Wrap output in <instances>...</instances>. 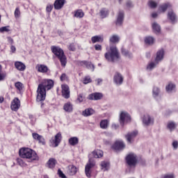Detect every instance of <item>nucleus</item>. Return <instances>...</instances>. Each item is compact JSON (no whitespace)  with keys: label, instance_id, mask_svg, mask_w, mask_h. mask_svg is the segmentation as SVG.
<instances>
[{"label":"nucleus","instance_id":"1","mask_svg":"<svg viewBox=\"0 0 178 178\" xmlns=\"http://www.w3.org/2000/svg\"><path fill=\"white\" fill-rule=\"evenodd\" d=\"M54 87V81L51 79H44L38 86L36 101L41 102L45 101L47 91H49Z\"/></svg>","mask_w":178,"mask_h":178},{"label":"nucleus","instance_id":"2","mask_svg":"<svg viewBox=\"0 0 178 178\" xmlns=\"http://www.w3.org/2000/svg\"><path fill=\"white\" fill-rule=\"evenodd\" d=\"M19 155L20 158L23 159H30L31 161H38V155L35 151L29 148V147H22L19 150Z\"/></svg>","mask_w":178,"mask_h":178},{"label":"nucleus","instance_id":"3","mask_svg":"<svg viewBox=\"0 0 178 178\" xmlns=\"http://www.w3.org/2000/svg\"><path fill=\"white\" fill-rule=\"evenodd\" d=\"M51 51L55 55L56 58L60 60L61 66L65 67L66 64L67 63V58H66V55H65V51L60 47L58 46H51Z\"/></svg>","mask_w":178,"mask_h":178},{"label":"nucleus","instance_id":"4","mask_svg":"<svg viewBox=\"0 0 178 178\" xmlns=\"http://www.w3.org/2000/svg\"><path fill=\"white\" fill-rule=\"evenodd\" d=\"M119 122L120 125L123 127V126L131 122V117H130V115L127 112L122 111L120 115Z\"/></svg>","mask_w":178,"mask_h":178},{"label":"nucleus","instance_id":"5","mask_svg":"<svg viewBox=\"0 0 178 178\" xmlns=\"http://www.w3.org/2000/svg\"><path fill=\"white\" fill-rule=\"evenodd\" d=\"M126 162L130 168L137 165V155L134 153H130L126 156Z\"/></svg>","mask_w":178,"mask_h":178},{"label":"nucleus","instance_id":"6","mask_svg":"<svg viewBox=\"0 0 178 178\" xmlns=\"http://www.w3.org/2000/svg\"><path fill=\"white\" fill-rule=\"evenodd\" d=\"M122 56H120V52L116 46H113L112 47V62L113 63H118L120 62Z\"/></svg>","mask_w":178,"mask_h":178},{"label":"nucleus","instance_id":"7","mask_svg":"<svg viewBox=\"0 0 178 178\" xmlns=\"http://www.w3.org/2000/svg\"><path fill=\"white\" fill-rule=\"evenodd\" d=\"M62 140V134L60 133H58L54 138H51L49 140L50 147L53 148H56L60 144V141Z\"/></svg>","mask_w":178,"mask_h":178},{"label":"nucleus","instance_id":"8","mask_svg":"<svg viewBox=\"0 0 178 178\" xmlns=\"http://www.w3.org/2000/svg\"><path fill=\"white\" fill-rule=\"evenodd\" d=\"M95 166V162L89 159L88 163L85 166L86 176L88 178L91 177V169Z\"/></svg>","mask_w":178,"mask_h":178},{"label":"nucleus","instance_id":"9","mask_svg":"<svg viewBox=\"0 0 178 178\" xmlns=\"http://www.w3.org/2000/svg\"><path fill=\"white\" fill-rule=\"evenodd\" d=\"M123 22H124V11L120 10L117 15L115 26H117V27L123 26Z\"/></svg>","mask_w":178,"mask_h":178},{"label":"nucleus","instance_id":"10","mask_svg":"<svg viewBox=\"0 0 178 178\" xmlns=\"http://www.w3.org/2000/svg\"><path fill=\"white\" fill-rule=\"evenodd\" d=\"M62 88V96L65 99H69L70 98V89L69 88V86L66 84H63L61 86Z\"/></svg>","mask_w":178,"mask_h":178},{"label":"nucleus","instance_id":"11","mask_svg":"<svg viewBox=\"0 0 178 178\" xmlns=\"http://www.w3.org/2000/svg\"><path fill=\"white\" fill-rule=\"evenodd\" d=\"M138 134V131H134L132 132H129L127 135H125V138L127 139L128 144H131L134 138L137 137Z\"/></svg>","mask_w":178,"mask_h":178},{"label":"nucleus","instance_id":"12","mask_svg":"<svg viewBox=\"0 0 178 178\" xmlns=\"http://www.w3.org/2000/svg\"><path fill=\"white\" fill-rule=\"evenodd\" d=\"M143 123L145 126H151V124H154V118L148 114L144 115L143 117Z\"/></svg>","mask_w":178,"mask_h":178},{"label":"nucleus","instance_id":"13","mask_svg":"<svg viewBox=\"0 0 178 178\" xmlns=\"http://www.w3.org/2000/svg\"><path fill=\"white\" fill-rule=\"evenodd\" d=\"M123 76L121 75L120 73L117 72L115 74L113 77V82L115 83L116 86H122L123 84Z\"/></svg>","mask_w":178,"mask_h":178},{"label":"nucleus","instance_id":"14","mask_svg":"<svg viewBox=\"0 0 178 178\" xmlns=\"http://www.w3.org/2000/svg\"><path fill=\"white\" fill-rule=\"evenodd\" d=\"M10 108L12 111H14L15 112L19 111V108H20V100L19 98L15 97L13 102H11Z\"/></svg>","mask_w":178,"mask_h":178},{"label":"nucleus","instance_id":"15","mask_svg":"<svg viewBox=\"0 0 178 178\" xmlns=\"http://www.w3.org/2000/svg\"><path fill=\"white\" fill-rule=\"evenodd\" d=\"M32 137L33 140H35V141H38L39 144H42V145H45V138H44L43 136H41L37 133H33Z\"/></svg>","mask_w":178,"mask_h":178},{"label":"nucleus","instance_id":"16","mask_svg":"<svg viewBox=\"0 0 178 178\" xmlns=\"http://www.w3.org/2000/svg\"><path fill=\"white\" fill-rule=\"evenodd\" d=\"M100 166L102 170L104 172H106L109 169H111V161L109 160H104L100 163Z\"/></svg>","mask_w":178,"mask_h":178},{"label":"nucleus","instance_id":"17","mask_svg":"<svg viewBox=\"0 0 178 178\" xmlns=\"http://www.w3.org/2000/svg\"><path fill=\"white\" fill-rule=\"evenodd\" d=\"M65 3H66V0H56L54 3V9H56V10H60Z\"/></svg>","mask_w":178,"mask_h":178},{"label":"nucleus","instance_id":"18","mask_svg":"<svg viewBox=\"0 0 178 178\" xmlns=\"http://www.w3.org/2000/svg\"><path fill=\"white\" fill-rule=\"evenodd\" d=\"M168 18L169 20H170L171 23L172 24H175L176 22H177V16L176 15V13L173 11V10H170L168 13Z\"/></svg>","mask_w":178,"mask_h":178},{"label":"nucleus","instance_id":"19","mask_svg":"<svg viewBox=\"0 0 178 178\" xmlns=\"http://www.w3.org/2000/svg\"><path fill=\"white\" fill-rule=\"evenodd\" d=\"M103 95L102 93L95 92L89 95L88 97V99H90V101H92V100L98 101V99H101Z\"/></svg>","mask_w":178,"mask_h":178},{"label":"nucleus","instance_id":"20","mask_svg":"<svg viewBox=\"0 0 178 178\" xmlns=\"http://www.w3.org/2000/svg\"><path fill=\"white\" fill-rule=\"evenodd\" d=\"M36 69L39 73H48L49 69L48 68V66L44 65V64H38L36 65Z\"/></svg>","mask_w":178,"mask_h":178},{"label":"nucleus","instance_id":"21","mask_svg":"<svg viewBox=\"0 0 178 178\" xmlns=\"http://www.w3.org/2000/svg\"><path fill=\"white\" fill-rule=\"evenodd\" d=\"M95 113V111L92 108H86L84 111H82V116L84 118H88L89 116H92Z\"/></svg>","mask_w":178,"mask_h":178},{"label":"nucleus","instance_id":"22","mask_svg":"<svg viewBox=\"0 0 178 178\" xmlns=\"http://www.w3.org/2000/svg\"><path fill=\"white\" fill-rule=\"evenodd\" d=\"M168 8H172V4H170V3H164L159 6V11L161 13H165V12L168 10Z\"/></svg>","mask_w":178,"mask_h":178},{"label":"nucleus","instance_id":"23","mask_svg":"<svg viewBox=\"0 0 178 178\" xmlns=\"http://www.w3.org/2000/svg\"><path fill=\"white\" fill-rule=\"evenodd\" d=\"M99 15L101 19H105L109 16V10L108 8H103L99 10Z\"/></svg>","mask_w":178,"mask_h":178},{"label":"nucleus","instance_id":"24","mask_svg":"<svg viewBox=\"0 0 178 178\" xmlns=\"http://www.w3.org/2000/svg\"><path fill=\"white\" fill-rule=\"evenodd\" d=\"M63 110L68 113H72L73 112V104L70 102L65 103L63 106Z\"/></svg>","mask_w":178,"mask_h":178},{"label":"nucleus","instance_id":"25","mask_svg":"<svg viewBox=\"0 0 178 178\" xmlns=\"http://www.w3.org/2000/svg\"><path fill=\"white\" fill-rule=\"evenodd\" d=\"M79 65H81V66H83V65H85L87 69H90L92 72H94V69H95V67L92 65V63L87 60L79 61Z\"/></svg>","mask_w":178,"mask_h":178},{"label":"nucleus","instance_id":"26","mask_svg":"<svg viewBox=\"0 0 178 178\" xmlns=\"http://www.w3.org/2000/svg\"><path fill=\"white\" fill-rule=\"evenodd\" d=\"M67 168H68L67 173L70 176H74V175L77 173V168L76 166L73 165H68Z\"/></svg>","mask_w":178,"mask_h":178},{"label":"nucleus","instance_id":"27","mask_svg":"<svg viewBox=\"0 0 178 178\" xmlns=\"http://www.w3.org/2000/svg\"><path fill=\"white\" fill-rule=\"evenodd\" d=\"M15 66L16 69L20 72H24V70H26V65L20 61H16L15 63Z\"/></svg>","mask_w":178,"mask_h":178},{"label":"nucleus","instance_id":"28","mask_svg":"<svg viewBox=\"0 0 178 178\" xmlns=\"http://www.w3.org/2000/svg\"><path fill=\"white\" fill-rule=\"evenodd\" d=\"M165 52L163 51V49H161L159 51H157L156 56L155 58V60L156 63H159L162 59H163V55Z\"/></svg>","mask_w":178,"mask_h":178},{"label":"nucleus","instance_id":"29","mask_svg":"<svg viewBox=\"0 0 178 178\" xmlns=\"http://www.w3.org/2000/svg\"><path fill=\"white\" fill-rule=\"evenodd\" d=\"M121 53L122 55L125 56V58H129V59H131V58H133V54L129 51V50L124 49V47L121 48Z\"/></svg>","mask_w":178,"mask_h":178},{"label":"nucleus","instance_id":"30","mask_svg":"<svg viewBox=\"0 0 178 178\" xmlns=\"http://www.w3.org/2000/svg\"><path fill=\"white\" fill-rule=\"evenodd\" d=\"M91 41L92 44L96 42H104V37L101 35H95L91 38Z\"/></svg>","mask_w":178,"mask_h":178},{"label":"nucleus","instance_id":"31","mask_svg":"<svg viewBox=\"0 0 178 178\" xmlns=\"http://www.w3.org/2000/svg\"><path fill=\"white\" fill-rule=\"evenodd\" d=\"M124 143L122 141H116L114 144V148L117 151H120L124 148Z\"/></svg>","mask_w":178,"mask_h":178},{"label":"nucleus","instance_id":"32","mask_svg":"<svg viewBox=\"0 0 178 178\" xmlns=\"http://www.w3.org/2000/svg\"><path fill=\"white\" fill-rule=\"evenodd\" d=\"M68 143L70 145L74 147V145H77V144H79V138L72 137L69 139Z\"/></svg>","mask_w":178,"mask_h":178},{"label":"nucleus","instance_id":"33","mask_svg":"<svg viewBox=\"0 0 178 178\" xmlns=\"http://www.w3.org/2000/svg\"><path fill=\"white\" fill-rule=\"evenodd\" d=\"M159 63H156V61H152L148 63L147 65V70L149 72H151V70H154L156 67V65H158Z\"/></svg>","mask_w":178,"mask_h":178},{"label":"nucleus","instance_id":"34","mask_svg":"<svg viewBox=\"0 0 178 178\" xmlns=\"http://www.w3.org/2000/svg\"><path fill=\"white\" fill-rule=\"evenodd\" d=\"M152 26L154 33H155L156 34L158 33H161V26L158 23L154 22Z\"/></svg>","mask_w":178,"mask_h":178},{"label":"nucleus","instance_id":"35","mask_svg":"<svg viewBox=\"0 0 178 178\" xmlns=\"http://www.w3.org/2000/svg\"><path fill=\"white\" fill-rule=\"evenodd\" d=\"M145 44H147V45H153V44L155 42V38L152 36H147L145 39Z\"/></svg>","mask_w":178,"mask_h":178},{"label":"nucleus","instance_id":"36","mask_svg":"<svg viewBox=\"0 0 178 178\" xmlns=\"http://www.w3.org/2000/svg\"><path fill=\"white\" fill-rule=\"evenodd\" d=\"M74 16L78 19H82V17H84V12H83V10H76L74 11Z\"/></svg>","mask_w":178,"mask_h":178},{"label":"nucleus","instance_id":"37","mask_svg":"<svg viewBox=\"0 0 178 178\" xmlns=\"http://www.w3.org/2000/svg\"><path fill=\"white\" fill-rule=\"evenodd\" d=\"M47 165L50 169H54V168H55V165H56V160L54 158L49 159L47 162Z\"/></svg>","mask_w":178,"mask_h":178},{"label":"nucleus","instance_id":"38","mask_svg":"<svg viewBox=\"0 0 178 178\" xmlns=\"http://www.w3.org/2000/svg\"><path fill=\"white\" fill-rule=\"evenodd\" d=\"M92 154L94 158H102V156H104V152L102 150L94 151Z\"/></svg>","mask_w":178,"mask_h":178},{"label":"nucleus","instance_id":"39","mask_svg":"<svg viewBox=\"0 0 178 178\" xmlns=\"http://www.w3.org/2000/svg\"><path fill=\"white\" fill-rule=\"evenodd\" d=\"M119 42H120V36L116 34L113 35L112 44H119Z\"/></svg>","mask_w":178,"mask_h":178},{"label":"nucleus","instance_id":"40","mask_svg":"<svg viewBox=\"0 0 178 178\" xmlns=\"http://www.w3.org/2000/svg\"><path fill=\"white\" fill-rule=\"evenodd\" d=\"M175 88H176V86L172 83H168L165 87L167 92H172V91L175 90Z\"/></svg>","mask_w":178,"mask_h":178},{"label":"nucleus","instance_id":"41","mask_svg":"<svg viewBox=\"0 0 178 178\" xmlns=\"http://www.w3.org/2000/svg\"><path fill=\"white\" fill-rule=\"evenodd\" d=\"M153 97L154 98H156V97H159V94H161V89H159V88L154 86L153 88Z\"/></svg>","mask_w":178,"mask_h":178},{"label":"nucleus","instance_id":"42","mask_svg":"<svg viewBox=\"0 0 178 178\" xmlns=\"http://www.w3.org/2000/svg\"><path fill=\"white\" fill-rule=\"evenodd\" d=\"M105 58L108 62H112V47H110V51L105 54Z\"/></svg>","mask_w":178,"mask_h":178},{"label":"nucleus","instance_id":"43","mask_svg":"<svg viewBox=\"0 0 178 178\" xmlns=\"http://www.w3.org/2000/svg\"><path fill=\"white\" fill-rule=\"evenodd\" d=\"M108 126H109V122H108V120H103L100 122L101 129H108Z\"/></svg>","mask_w":178,"mask_h":178},{"label":"nucleus","instance_id":"44","mask_svg":"<svg viewBox=\"0 0 178 178\" xmlns=\"http://www.w3.org/2000/svg\"><path fill=\"white\" fill-rule=\"evenodd\" d=\"M167 127L170 131H173L176 129V124L173 122H170L168 123Z\"/></svg>","mask_w":178,"mask_h":178},{"label":"nucleus","instance_id":"45","mask_svg":"<svg viewBox=\"0 0 178 178\" xmlns=\"http://www.w3.org/2000/svg\"><path fill=\"white\" fill-rule=\"evenodd\" d=\"M148 5H149V8H151L152 9H155V8H156L158 6V3H156V1L150 0L148 2Z\"/></svg>","mask_w":178,"mask_h":178},{"label":"nucleus","instance_id":"46","mask_svg":"<svg viewBox=\"0 0 178 178\" xmlns=\"http://www.w3.org/2000/svg\"><path fill=\"white\" fill-rule=\"evenodd\" d=\"M15 87L19 91H22L23 90V83L22 82L15 83Z\"/></svg>","mask_w":178,"mask_h":178},{"label":"nucleus","instance_id":"47","mask_svg":"<svg viewBox=\"0 0 178 178\" xmlns=\"http://www.w3.org/2000/svg\"><path fill=\"white\" fill-rule=\"evenodd\" d=\"M1 70H2V66L0 65V81H2V80H5V78L6 77V74L3 73H1Z\"/></svg>","mask_w":178,"mask_h":178},{"label":"nucleus","instance_id":"48","mask_svg":"<svg viewBox=\"0 0 178 178\" xmlns=\"http://www.w3.org/2000/svg\"><path fill=\"white\" fill-rule=\"evenodd\" d=\"M15 17H16V19L20 17V10L19 8H17L15 10Z\"/></svg>","mask_w":178,"mask_h":178},{"label":"nucleus","instance_id":"49","mask_svg":"<svg viewBox=\"0 0 178 178\" xmlns=\"http://www.w3.org/2000/svg\"><path fill=\"white\" fill-rule=\"evenodd\" d=\"M92 80L91 78H90V76H86L83 81V84H88V83H91Z\"/></svg>","mask_w":178,"mask_h":178},{"label":"nucleus","instance_id":"50","mask_svg":"<svg viewBox=\"0 0 178 178\" xmlns=\"http://www.w3.org/2000/svg\"><path fill=\"white\" fill-rule=\"evenodd\" d=\"M77 101H79V102H80V103H81V102H83V101H84V97H83V93H81L78 95Z\"/></svg>","mask_w":178,"mask_h":178},{"label":"nucleus","instance_id":"51","mask_svg":"<svg viewBox=\"0 0 178 178\" xmlns=\"http://www.w3.org/2000/svg\"><path fill=\"white\" fill-rule=\"evenodd\" d=\"M95 51H102V45L96 44H95Z\"/></svg>","mask_w":178,"mask_h":178},{"label":"nucleus","instance_id":"52","mask_svg":"<svg viewBox=\"0 0 178 178\" xmlns=\"http://www.w3.org/2000/svg\"><path fill=\"white\" fill-rule=\"evenodd\" d=\"M58 175L59 177H61V178H66V175H65L63 174V172H62V171L60 170V169H58Z\"/></svg>","mask_w":178,"mask_h":178},{"label":"nucleus","instance_id":"53","mask_svg":"<svg viewBox=\"0 0 178 178\" xmlns=\"http://www.w3.org/2000/svg\"><path fill=\"white\" fill-rule=\"evenodd\" d=\"M9 26H3L0 28V33H4V31L8 32L9 31Z\"/></svg>","mask_w":178,"mask_h":178},{"label":"nucleus","instance_id":"54","mask_svg":"<svg viewBox=\"0 0 178 178\" xmlns=\"http://www.w3.org/2000/svg\"><path fill=\"white\" fill-rule=\"evenodd\" d=\"M68 49H69L70 51H76V46H74V44L72 43V44H70L69 45Z\"/></svg>","mask_w":178,"mask_h":178},{"label":"nucleus","instance_id":"55","mask_svg":"<svg viewBox=\"0 0 178 178\" xmlns=\"http://www.w3.org/2000/svg\"><path fill=\"white\" fill-rule=\"evenodd\" d=\"M54 8V6L52 5H48L46 8V11L49 13H51L52 12V9Z\"/></svg>","mask_w":178,"mask_h":178},{"label":"nucleus","instance_id":"56","mask_svg":"<svg viewBox=\"0 0 178 178\" xmlns=\"http://www.w3.org/2000/svg\"><path fill=\"white\" fill-rule=\"evenodd\" d=\"M17 162L19 166H24V161H23L22 159H17Z\"/></svg>","mask_w":178,"mask_h":178},{"label":"nucleus","instance_id":"57","mask_svg":"<svg viewBox=\"0 0 178 178\" xmlns=\"http://www.w3.org/2000/svg\"><path fill=\"white\" fill-rule=\"evenodd\" d=\"M60 79L61 81H65V80H67V76L66 75V74H62Z\"/></svg>","mask_w":178,"mask_h":178},{"label":"nucleus","instance_id":"58","mask_svg":"<svg viewBox=\"0 0 178 178\" xmlns=\"http://www.w3.org/2000/svg\"><path fill=\"white\" fill-rule=\"evenodd\" d=\"M172 147H173L174 149H177V148H178V142H177V140H175L172 143Z\"/></svg>","mask_w":178,"mask_h":178},{"label":"nucleus","instance_id":"59","mask_svg":"<svg viewBox=\"0 0 178 178\" xmlns=\"http://www.w3.org/2000/svg\"><path fill=\"white\" fill-rule=\"evenodd\" d=\"M127 6L128 8H131V6H133V3H131V1H129L127 2Z\"/></svg>","mask_w":178,"mask_h":178},{"label":"nucleus","instance_id":"60","mask_svg":"<svg viewBox=\"0 0 178 178\" xmlns=\"http://www.w3.org/2000/svg\"><path fill=\"white\" fill-rule=\"evenodd\" d=\"M10 49L13 53H15L16 51V47L13 45L11 46Z\"/></svg>","mask_w":178,"mask_h":178},{"label":"nucleus","instance_id":"61","mask_svg":"<svg viewBox=\"0 0 178 178\" xmlns=\"http://www.w3.org/2000/svg\"><path fill=\"white\" fill-rule=\"evenodd\" d=\"M152 17H153L154 19H155L156 17H158V13H153L152 14Z\"/></svg>","mask_w":178,"mask_h":178},{"label":"nucleus","instance_id":"62","mask_svg":"<svg viewBox=\"0 0 178 178\" xmlns=\"http://www.w3.org/2000/svg\"><path fill=\"white\" fill-rule=\"evenodd\" d=\"M8 42H10L11 44H13V39L10 37L8 38Z\"/></svg>","mask_w":178,"mask_h":178},{"label":"nucleus","instance_id":"63","mask_svg":"<svg viewBox=\"0 0 178 178\" xmlns=\"http://www.w3.org/2000/svg\"><path fill=\"white\" fill-rule=\"evenodd\" d=\"M113 127L115 129L118 130L119 129V124H113Z\"/></svg>","mask_w":178,"mask_h":178},{"label":"nucleus","instance_id":"64","mask_svg":"<svg viewBox=\"0 0 178 178\" xmlns=\"http://www.w3.org/2000/svg\"><path fill=\"white\" fill-rule=\"evenodd\" d=\"M101 83H102V79H97V86H99V84H101Z\"/></svg>","mask_w":178,"mask_h":178}]
</instances>
